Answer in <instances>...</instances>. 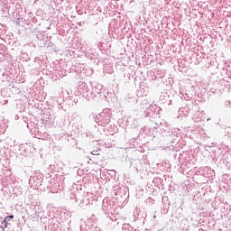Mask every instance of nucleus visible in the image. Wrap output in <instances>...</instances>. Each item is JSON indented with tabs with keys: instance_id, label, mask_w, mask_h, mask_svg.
<instances>
[{
	"instance_id": "1",
	"label": "nucleus",
	"mask_w": 231,
	"mask_h": 231,
	"mask_svg": "<svg viewBox=\"0 0 231 231\" xmlns=\"http://www.w3.org/2000/svg\"><path fill=\"white\" fill-rule=\"evenodd\" d=\"M203 196L206 203H215V201H217L214 197V193H212V189H210V186L206 188V193H204Z\"/></svg>"
},
{
	"instance_id": "4",
	"label": "nucleus",
	"mask_w": 231,
	"mask_h": 231,
	"mask_svg": "<svg viewBox=\"0 0 231 231\" xmlns=\"http://www.w3.org/2000/svg\"><path fill=\"white\" fill-rule=\"evenodd\" d=\"M92 156H100V149H97L91 152Z\"/></svg>"
},
{
	"instance_id": "7",
	"label": "nucleus",
	"mask_w": 231,
	"mask_h": 231,
	"mask_svg": "<svg viewBox=\"0 0 231 231\" xmlns=\"http://www.w3.org/2000/svg\"><path fill=\"white\" fill-rule=\"evenodd\" d=\"M6 219H7V221H10L11 219H14V216L13 215L8 216V217H6Z\"/></svg>"
},
{
	"instance_id": "5",
	"label": "nucleus",
	"mask_w": 231,
	"mask_h": 231,
	"mask_svg": "<svg viewBox=\"0 0 231 231\" xmlns=\"http://www.w3.org/2000/svg\"><path fill=\"white\" fill-rule=\"evenodd\" d=\"M216 93V90H213V89H211V90H209V91H204V97H206V95L208 97H210V95H214Z\"/></svg>"
},
{
	"instance_id": "3",
	"label": "nucleus",
	"mask_w": 231,
	"mask_h": 231,
	"mask_svg": "<svg viewBox=\"0 0 231 231\" xmlns=\"http://www.w3.org/2000/svg\"><path fill=\"white\" fill-rule=\"evenodd\" d=\"M204 59H206V63H205V67L206 68H209L211 66V64H214V59L212 58V55L210 56H207L205 58V55H204Z\"/></svg>"
},
{
	"instance_id": "2",
	"label": "nucleus",
	"mask_w": 231,
	"mask_h": 231,
	"mask_svg": "<svg viewBox=\"0 0 231 231\" xmlns=\"http://www.w3.org/2000/svg\"><path fill=\"white\" fill-rule=\"evenodd\" d=\"M204 172V178H210V176H212V173L214 172V171L212 169H210L209 167H205L203 170Z\"/></svg>"
},
{
	"instance_id": "8",
	"label": "nucleus",
	"mask_w": 231,
	"mask_h": 231,
	"mask_svg": "<svg viewBox=\"0 0 231 231\" xmlns=\"http://www.w3.org/2000/svg\"><path fill=\"white\" fill-rule=\"evenodd\" d=\"M204 5V11L207 12V6H208L205 2L203 3Z\"/></svg>"
},
{
	"instance_id": "6",
	"label": "nucleus",
	"mask_w": 231,
	"mask_h": 231,
	"mask_svg": "<svg viewBox=\"0 0 231 231\" xmlns=\"http://www.w3.org/2000/svg\"><path fill=\"white\" fill-rule=\"evenodd\" d=\"M212 145H214V143H211L210 144H205L204 149L208 151V149H212Z\"/></svg>"
},
{
	"instance_id": "9",
	"label": "nucleus",
	"mask_w": 231,
	"mask_h": 231,
	"mask_svg": "<svg viewBox=\"0 0 231 231\" xmlns=\"http://www.w3.org/2000/svg\"><path fill=\"white\" fill-rule=\"evenodd\" d=\"M210 120V118H208L207 121L208 122Z\"/></svg>"
}]
</instances>
